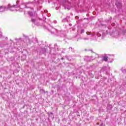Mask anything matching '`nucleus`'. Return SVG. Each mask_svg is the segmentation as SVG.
<instances>
[{
  "label": "nucleus",
  "mask_w": 126,
  "mask_h": 126,
  "mask_svg": "<svg viewBox=\"0 0 126 126\" xmlns=\"http://www.w3.org/2000/svg\"><path fill=\"white\" fill-rule=\"evenodd\" d=\"M7 7L8 9V10H10L11 11H14V10H15V8L17 7V5L11 6L10 5V4H8Z\"/></svg>",
  "instance_id": "1"
},
{
  "label": "nucleus",
  "mask_w": 126,
  "mask_h": 126,
  "mask_svg": "<svg viewBox=\"0 0 126 126\" xmlns=\"http://www.w3.org/2000/svg\"><path fill=\"white\" fill-rule=\"evenodd\" d=\"M28 4H29V2H23L21 3V4L19 6L20 8H21V9H23V8H28V7L26 6V5H28Z\"/></svg>",
  "instance_id": "2"
},
{
  "label": "nucleus",
  "mask_w": 126,
  "mask_h": 126,
  "mask_svg": "<svg viewBox=\"0 0 126 126\" xmlns=\"http://www.w3.org/2000/svg\"><path fill=\"white\" fill-rule=\"evenodd\" d=\"M5 10H8V8L5 6H0V12H3Z\"/></svg>",
  "instance_id": "3"
},
{
  "label": "nucleus",
  "mask_w": 126,
  "mask_h": 126,
  "mask_svg": "<svg viewBox=\"0 0 126 126\" xmlns=\"http://www.w3.org/2000/svg\"><path fill=\"white\" fill-rule=\"evenodd\" d=\"M116 6L117 8H122V3H120L119 1H117L116 3Z\"/></svg>",
  "instance_id": "4"
},
{
  "label": "nucleus",
  "mask_w": 126,
  "mask_h": 126,
  "mask_svg": "<svg viewBox=\"0 0 126 126\" xmlns=\"http://www.w3.org/2000/svg\"><path fill=\"white\" fill-rule=\"evenodd\" d=\"M94 60V57H87V61L88 62H91V61H93Z\"/></svg>",
  "instance_id": "5"
},
{
  "label": "nucleus",
  "mask_w": 126,
  "mask_h": 126,
  "mask_svg": "<svg viewBox=\"0 0 126 126\" xmlns=\"http://www.w3.org/2000/svg\"><path fill=\"white\" fill-rule=\"evenodd\" d=\"M32 23H34L35 25H37V26H39V25H40L39 23H36V19H32Z\"/></svg>",
  "instance_id": "6"
},
{
  "label": "nucleus",
  "mask_w": 126,
  "mask_h": 126,
  "mask_svg": "<svg viewBox=\"0 0 126 126\" xmlns=\"http://www.w3.org/2000/svg\"><path fill=\"white\" fill-rule=\"evenodd\" d=\"M108 59H110V58H109V57L104 56V57H102L103 61H104L105 62H107L108 61Z\"/></svg>",
  "instance_id": "7"
},
{
  "label": "nucleus",
  "mask_w": 126,
  "mask_h": 126,
  "mask_svg": "<svg viewBox=\"0 0 126 126\" xmlns=\"http://www.w3.org/2000/svg\"><path fill=\"white\" fill-rule=\"evenodd\" d=\"M26 43L27 44H30V39H29V37H26Z\"/></svg>",
  "instance_id": "8"
},
{
  "label": "nucleus",
  "mask_w": 126,
  "mask_h": 126,
  "mask_svg": "<svg viewBox=\"0 0 126 126\" xmlns=\"http://www.w3.org/2000/svg\"><path fill=\"white\" fill-rule=\"evenodd\" d=\"M40 92L41 93V94H47V92H45V91H44L43 89H40Z\"/></svg>",
  "instance_id": "9"
},
{
  "label": "nucleus",
  "mask_w": 126,
  "mask_h": 126,
  "mask_svg": "<svg viewBox=\"0 0 126 126\" xmlns=\"http://www.w3.org/2000/svg\"><path fill=\"white\" fill-rule=\"evenodd\" d=\"M29 14L30 15V16H31L32 17V16H33V13L32 12H29Z\"/></svg>",
  "instance_id": "10"
},
{
  "label": "nucleus",
  "mask_w": 126,
  "mask_h": 126,
  "mask_svg": "<svg viewBox=\"0 0 126 126\" xmlns=\"http://www.w3.org/2000/svg\"><path fill=\"white\" fill-rule=\"evenodd\" d=\"M41 51V52L42 51V53H45L46 52V49L42 48Z\"/></svg>",
  "instance_id": "11"
},
{
  "label": "nucleus",
  "mask_w": 126,
  "mask_h": 126,
  "mask_svg": "<svg viewBox=\"0 0 126 126\" xmlns=\"http://www.w3.org/2000/svg\"><path fill=\"white\" fill-rule=\"evenodd\" d=\"M66 21V19H64L63 20V22H65Z\"/></svg>",
  "instance_id": "12"
},
{
  "label": "nucleus",
  "mask_w": 126,
  "mask_h": 126,
  "mask_svg": "<svg viewBox=\"0 0 126 126\" xmlns=\"http://www.w3.org/2000/svg\"><path fill=\"white\" fill-rule=\"evenodd\" d=\"M1 36H2V33L0 32V38H1Z\"/></svg>",
  "instance_id": "13"
},
{
  "label": "nucleus",
  "mask_w": 126,
  "mask_h": 126,
  "mask_svg": "<svg viewBox=\"0 0 126 126\" xmlns=\"http://www.w3.org/2000/svg\"><path fill=\"white\" fill-rule=\"evenodd\" d=\"M97 36H98V37H100V36H101V34H99V33H97Z\"/></svg>",
  "instance_id": "14"
},
{
  "label": "nucleus",
  "mask_w": 126,
  "mask_h": 126,
  "mask_svg": "<svg viewBox=\"0 0 126 126\" xmlns=\"http://www.w3.org/2000/svg\"><path fill=\"white\" fill-rule=\"evenodd\" d=\"M49 26H50V27H51V28H53V29H55V28H54L53 27H52V26H51V25L49 24Z\"/></svg>",
  "instance_id": "15"
},
{
  "label": "nucleus",
  "mask_w": 126,
  "mask_h": 126,
  "mask_svg": "<svg viewBox=\"0 0 126 126\" xmlns=\"http://www.w3.org/2000/svg\"><path fill=\"white\" fill-rule=\"evenodd\" d=\"M57 21H54V23L55 24H56V23H57Z\"/></svg>",
  "instance_id": "16"
},
{
  "label": "nucleus",
  "mask_w": 126,
  "mask_h": 126,
  "mask_svg": "<svg viewBox=\"0 0 126 126\" xmlns=\"http://www.w3.org/2000/svg\"><path fill=\"white\" fill-rule=\"evenodd\" d=\"M70 49H71V50H72V47H69V50H70Z\"/></svg>",
  "instance_id": "17"
},
{
  "label": "nucleus",
  "mask_w": 126,
  "mask_h": 126,
  "mask_svg": "<svg viewBox=\"0 0 126 126\" xmlns=\"http://www.w3.org/2000/svg\"><path fill=\"white\" fill-rule=\"evenodd\" d=\"M63 51H65V49H63V50L62 51V52L63 53Z\"/></svg>",
  "instance_id": "18"
},
{
  "label": "nucleus",
  "mask_w": 126,
  "mask_h": 126,
  "mask_svg": "<svg viewBox=\"0 0 126 126\" xmlns=\"http://www.w3.org/2000/svg\"><path fill=\"white\" fill-rule=\"evenodd\" d=\"M104 68H106V67H103V68L101 69V70H103V69H104Z\"/></svg>",
  "instance_id": "19"
},
{
  "label": "nucleus",
  "mask_w": 126,
  "mask_h": 126,
  "mask_svg": "<svg viewBox=\"0 0 126 126\" xmlns=\"http://www.w3.org/2000/svg\"><path fill=\"white\" fill-rule=\"evenodd\" d=\"M44 11H45V13H47V12H48V11H47V10H45Z\"/></svg>",
  "instance_id": "20"
},
{
  "label": "nucleus",
  "mask_w": 126,
  "mask_h": 126,
  "mask_svg": "<svg viewBox=\"0 0 126 126\" xmlns=\"http://www.w3.org/2000/svg\"><path fill=\"white\" fill-rule=\"evenodd\" d=\"M106 74H109V72H106Z\"/></svg>",
  "instance_id": "21"
},
{
  "label": "nucleus",
  "mask_w": 126,
  "mask_h": 126,
  "mask_svg": "<svg viewBox=\"0 0 126 126\" xmlns=\"http://www.w3.org/2000/svg\"><path fill=\"white\" fill-rule=\"evenodd\" d=\"M64 58H63V57L61 58V60H64Z\"/></svg>",
  "instance_id": "22"
},
{
  "label": "nucleus",
  "mask_w": 126,
  "mask_h": 126,
  "mask_svg": "<svg viewBox=\"0 0 126 126\" xmlns=\"http://www.w3.org/2000/svg\"><path fill=\"white\" fill-rule=\"evenodd\" d=\"M67 9H70V8L69 7H67Z\"/></svg>",
  "instance_id": "23"
},
{
  "label": "nucleus",
  "mask_w": 126,
  "mask_h": 126,
  "mask_svg": "<svg viewBox=\"0 0 126 126\" xmlns=\"http://www.w3.org/2000/svg\"><path fill=\"white\" fill-rule=\"evenodd\" d=\"M84 40H88V38H84Z\"/></svg>",
  "instance_id": "24"
},
{
  "label": "nucleus",
  "mask_w": 126,
  "mask_h": 126,
  "mask_svg": "<svg viewBox=\"0 0 126 126\" xmlns=\"http://www.w3.org/2000/svg\"><path fill=\"white\" fill-rule=\"evenodd\" d=\"M84 32V30H82V32Z\"/></svg>",
  "instance_id": "25"
}]
</instances>
